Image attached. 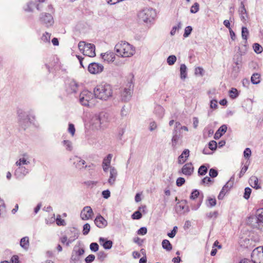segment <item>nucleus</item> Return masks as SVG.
Returning <instances> with one entry per match:
<instances>
[{"instance_id":"obj_18","label":"nucleus","mask_w":263,"mask_h":263,"mask_svg":"<svg viewBox=\"0 0 263 263\" xmlns=\"http://www.w3.org/2000/svg\"><path fill=\"white\" fill-rule=\"evenodd\" d=\"M132 82L130 83L129 87H130ZM132 89L130 88H125L121 93L122 100L124 102H127L129 100L131 97Z\"/></svg>"},{"instance_id":"obj_1","label":"nucleus","mask_w":263,"mask_h":263,"mask_svg":"<svg viewBox=\"0 0 263 263\" xmlns=\"http://www.w3.org/2000/svg\"><path fill=\"white\" fill-rule=\"evenodd\" d=\"M93 92L96 98L103 100H107L111 97L112 93L111 86L106 83L97 85L94 89Z\"/></svg>"},{"instance_id":"obj_63","label":"nucleus","mask_w":263,"mask_h":263,"mask_svg":"<svg viewBox=\"0 0 263 263\" xmlns=\"http://www.w3.org/2000/svg\"><path fill=\"white\" fill-rule=\"evenodd\" d=\"M56 222L57 225L58 226H65L66 224V223L65 222V220L64 219H62L60 217V215H58L57 219H56Z\"/></svg>"},{"instance_id":"obj_16","label":"nucleus","mask_w":263,"mask_h":263,"mask_svg":"<svg viewBox=\"0 0 263 263\" xmlns=\"http://www.w3.org/2000/svg\"><path fill=\"white\" fill-rule=\"evenodd\" d=\"M84 55L88 57H94L96 56L95 46L93 44L87 43L85 50L83 53Z\"/></svg>"},{"instance_id":"obj_33","label":"nucleus","mask_w":263,"mask_h":263,"mask_svg":"<svg viewBox=\"0 0 263 263\" xmlns=\"http://www.w3.org/2000/svg\"><path fill=\"white\" fill-rule=\"evenodd\" d=\"M186 66L184 64H182L180 67V78L182 80L185 79L187 76V72H186Z\"/></svg>"},{"instance_id":"obj_64","label":"nucleus","mask_w":263,"mask_h":263,"mask_svg":"<svg viewBox=\"0 0 263 263\" xmlns=\"http://www.w3.org/2000/svg\"><path fill=\"white\" fill-rule=\"evenodd\" d=\"M106 257V254H105V253L104 251H101L98 252V258L100 260L103 261L105 258Z\"/></svg>"},{"instance_id":"obj_29","label":"nucleus","mask_w":263,"mask_h":263,"mask_svg":"<svg viewBox=\"0 0 263 263\" xmlns=\"http://www.w3.org/2000/svg\"><path fill=\"white\" fill-rule=\"evenodd\" d=\"M20 246L24 249L27 250L29 248V237L27 236L23 237L20 240Z\"/></svg>"},{"instance_id":"obj_45","label":"nucleus","mask_w":263,"mask_h":263,"mask_svg":"<svg viewBox=\"0 0 263 263\" xmlns=\"http://www.w3.org/2000/svg\"><path fill=\"white\" fill-rule=\"evenodd\" d=\"M51 34L46 32L44 33L41 37L42 40L44 42L49 43L50 40Z\"/></svg>"},{"instance_id":"obj_4","label":"nucleus","mask_w":263,"mask_h":263,"mask_svg":"<svg viewBox=\"0 0 263 263\" xmlns=\"http://www.w3.org/2000/svg\"><path fill=\"white\" fill-rule=\"evenodd\" d=\"M156 15L155 10L153 8H145L138 14L139 21L140 22L151 23Z\"/></svg>"},{"instance_id":"obj_14","label":"nucleus","mask_w":263,"mask_h":263,"mask_svg":"<svg viewBox=\"0 0 263 263\" xmlns=\"http://www.w3.org/2000/svg\"><path fill=\"white\" fill-rule=\"evenodd\" d=\"M94 222L96 226L100 229L105 228L108 224L107 220L100 214H98L96 216Z\"/></svg>"},{"instance_id":"obj_60","label":"nucleus","mask_w":263,"mask_h":263,"mask_svg":"<svg viewBox=\"0 0 263 263\" xmlns=\"http://www.w3.org/2000/svg\"><path fill=\"white\" fill-rule=\"evenodd\" d=\"M95 259V256L93 254H90L85 258L86 263H91Z\"/></svg>"},{"instance_id":"obj_13","label":"nucleus","mask_w":263,"mask_h":263,"mask_svg":"<svg viewBox=\"0 0 263 263\" xmlns=\"http://www.w3.org/2000/svg\"><path fill=\"white\" fill-rule=\"evenodd\" d=\"M29 172L28 168H26L25 166L20 165V166H18L15 171L14 175L17 179H22L29 173Z\"/></svg>"},{"instance_id":"obj_58","label":"nucleus","mask_w":263,"mask_h":263,"mask_svg":"<svg viewBox=\"0 0 263 263\" xmlns=\"http://www.w3.org/2000/svg\"><path fill=\"white\" fill-rule=\"evenodd\" d=\"M35 6V3L33 2H30L27 4V7L25 9L26 11H32L33 8Z\"/></svg>"},{"instance_id":"obj_7","label":"nucleus","mask_w":263,"mask_h":263,"mask_svg":"<svg viewBox=\"0 0 263 263\" xmlns=\"http://www.w3.org/2000/svg\"><path fill=\"white\" fill-rule=\"evenodd\" d=\"M85 253L84 248H79L77 249V247L74 246L70 258V263H80V257L82 256Z\"/></svg>"},{"instance_id":"obj_5","label":"nucleus","mask_w":263,"mask_h":263,"mask_svg":"<svg viewBox=\"0 0 263 263\" xmlns=\"http://www.w3.org/2000/svg\"><path fill=\"white\" fill-rule=\"evenodd\" d=\"M251 263H263V246L254 249L251 253Z\"/></svg>"},{"instance_id":"obj_25","label":"nucleus","mask_w":263,"mask_h":263,"mask_svg":"<svg viewBox=\"0 0 263 263\" xmlns=\"http://www.w3.org/2000/svg\"><path fill=\"white\" fill-rule=\"evenodd\" d=\"M187 201L186 200H182L180 202L179 205H176V208L177 210L179 211H184L183 213H187L190 211L189 208L187 205H186Z\"/></svg>"},{"instance_id":"obj_43","label":"nucleus","mask_w":263,"mask_h":263,"mask_svg":"<svg viewBox=\"0 0 263 263\" xmlns=\"http://www.w3.org/2000/svg\"><path fill=\"white\" fill-rule=\"evenodd\" d=\"M29 163H30V162L29 161H27L24 158H20L17 161H16L15 163V164L18 166H20V165L22 166V164L27 165V164H29Z\"/></svg>"},{"instance_id":"obj_17","label":"nucleus","mask_w":263,"mask_h":263,"mask_svg":"<svg viewBox=\"0 0 263 263\" xmlns=\"http://www.w3.org/2000/svg\"><path fill=\"white\" fill-rule=\"evenodd\" d=\"M193 171L194 167L192 166V164L191 162L184 164L181 169V173L187 176L191 175Z\"/></svg>"},{"instance_id":"obj_35","label":"nucleus","mask_w":263,"mask_h":263,"mask_svg":"<svg viewBox=\"0 0 263 263\" xmlns=\"http://www.w3.org/2000/svg\"><path fill=\"white\" fill-rule=\"evenodd\" d=\"M162 246L164 249L166 251H170L172 250V245L167 239H164L162 242Z\"/></svg>"},{"instance_id":"obj_55","label":"nucleus","mask_w":263,"mask_h":263,"mask_svg":"<svg viewBox=\"0 0 263 263\" xmlns=\"http://www.w3.org/2000/svg\"><path fill=\"white\" fill-rule=\"evenodd\" d=\"M99 246L97 242H92L90 245V249L93 252H97L99 250Z\"/></svg>"},{"instance_id":"obj_15","label":"nucleus","mask_w":263,"mask_h":263,"mask_svg":"<svg viewBox=\"0 0 263 263\" xmlns=\"http://www.w3.org/2000/svg\"><path fill=\"white\" fill-rule=\"evenodd\" d=\"M258 218H257L256 215H251L248 217L246 220V223L248 225L250 226L253 228L260 229L258 222Z\"/></svg>"},{"instance_id":"obj_50","label":"nucleus","mask_w":263,"mask_h":263,"mask_svg":"<svg viewBox=\"0 0 263 263\" xmlns=\"http://www.w3.org/2000/svg\"><path fill=\"white\" fill-rule=\"evenodd\" d=\"M199 191L197 189H195L191 193L190 198L191 199L194 200L199 196Z\"/></svg>"},{"instance_id":"obj_52","label":"nucleus","mask_w":263,"mask_h":263,"mask_svg":"<svg viewBox=\"0 0 263 263\" xmlns=\"http://www.w3.org/2000/svg\"><path fill=\"white\" fill-rule=\"evenodd\" d=\"M87 44V43H86V42L84 41H80L79 43V44H78L79 49L83 53H84V52L85 50V47H86Z\"/></svg>"},{"instance_id":"obj_27","label":"nucleus","mask_w":263,"mask_h":263,"mask_svg":"<svg viewBox=\"0 0 263 263\" xmlns=\"http://www.w3.org/2000/svg\"><path fill=\"white\" fill-rule=\"evenodd\" d=\"M250 185L255 189H259L260 186L258 184V180L257 177L253 176L250 177L249 180Z\"/></svg>"},{"instance_id":"obj_51","label":"nucleus","mask_w":263,"mask_h":263,"mask_svg":"<svg viewBox=\"0 0 263 263\" xmlns=\"http://www.w3.org/2000/svg\"><path fill=\"white\" fill-rule=\"evenodd\" d=\"M192 30H193L192 27L190 26H188L186 27H185V28L184 29L183 36L184 37H188L191 33Z\"/></svg>"},{"instance_id":"obj_11","label":"nucleus","mask_w":263,"mask_h":263,"mask_svg":"<svg viewBox=\"0 0 263 263\" xmlns=\"http://www.w3.org/2000/svg\"><path fill=\"white\" fill-rule=\"evenodd\" d=\"M104 69L103 66L97 63H91L88 66V70L92 74H97L101 72Z\"/></svg>"},{"instance_id":"obj_3","label":"nucleus","mask_w":263,"mask_h":263,"mask_svg":"<svg viewBox=\"0 0 263 263\" xmlns=\"http://www.w3.org/2000/svg\"><path fill=\"white\" fill-rule=\"evenodd\" d=\"M108 122H109V115L103 112L94 115L90 121L91 125L96 129L106 126Z\"/></svg>"},{"instance_id":"obj_2","label":"nucleus","mask_w":263,"mask_h":263,"mask_svg":"<svg viewBox=\"0 0 263 263\" xmlns=\"http://www.w3.org/2000/svg\"><path fill=\"white\" fill-rule=\"evenodd\" d=\"M115 50L119 56L130 57L134 55L135 50L134 47L128 43L121 41L117 44Z\"/></svg>"},{"instance_id":"obj_56","label":"nucleus","mask_w":263,"mask_h":263,"mask_svg":"<svg viewBox=\"0 0 263 263\" xmlns=\"http://www.w3.org/2000/svg\"><path fill=\"white\" fill-rule=\"evenodd\" d=\"M209 148L212 150H215L217 148V144L215 141L212 140L209 143Z\"/></svg>"},{"instance_id":"obj_21","label":"nucleus","mask_w":263,"mask_h":263,"mask_svg":"<svg viewBox=\"0 0 263 263\" xmlns=\"http://www.w3.org/2000/svg\"><path fill=\"white\" fill-rule=\"evenodd\" d=\"M99 242L106 250H109L112 248L113 242L111 240H107L103 237H100Z\"/></svg>"},{"instance_id":"obj_23","label":"nucleus","mask_w":263,"mask_h":263,"mask_svg":"<svg viewBox=\"0 0 263 263\" xmlns=\"http://www.w3.org/2000/svg\"><path fill=\"white\" fill-rule=\"evenodd\" d=\"M181 136L180 131L174 130L173 132V137L172 139V146L175 148L176 144L178 142L179 139H181Z\"/></svg>"},{"instance_id":"obj_34","label":"nucleus","mask_w":263,"mask_h":263,"mask_svg":"<svg viewBox=\"0 0 263 263\" xmlns=\"http://www.w3.org/2000/svg\"><path fill=\"white\" fill-rule=\"evenodd\" d=\"M69 86L70 89L69 92L76 93L77 92L78 84L75 81H71L69 83Z\"/></svg>"},{"instance_id":"obj_31","label":"nucleus","mask_w":263,"mask_h":263,"mask_svg":"<svg viewBox=\"0 0 263 263\" xmlns=\"http://www.w3.org/2000/svg\"><path fill=\"white\" fill-rule=\"evenodd\" d=\"M261 211V209H259L256 212V216L257 218H258V222L260 229L263 227V212Z\"/></svg>"},{"instance_id":"obj_46","label":"nucleus","mask_w":263,"mask_h":263,"mask_svg":"<svg viewBox=\"0 0 263 263\" xmlns=\"http://www.w3.org/2000/svg\"><path fill=\"white\" fill-rule=\"evenodd\" d=\"M199 5L198 3H195L191 7L190 12L192 13H196L199 11Z\"/></svg>"},{"instance_id":"obj_12","label":"nucleus","mask_w":263,"mask_h":263,"mask_svg":"<svg viewBox=\"0 0 263 263\" xmlns=\"http://www.w3.org/2000/svg\"><path fill=\"white\" fill-rule=\"evenodd\" d=\"M93 213L92 209L89 206H85L81 213V217L82 219L86 220L92 218Z\"/></svg>"},{"instance_id":"obj_49","label":"nucleus","mask_w":263,"mask_h":263,"mask_svg":"<svg viewBox=\"0 0 263 263\" xmlns=\"http://www.w3.org/2000/svg\"><path fill=\"white\" fill-rule=\"evenodd\" d=\"M90 226L88 223H85L83 227V234L84 235H87L90 231Z\"/></svg>"},{"instance_id":"obj_62","label":"nucleus","mask_w":263,"mask_h":263,"mask_svg":"<svg viewBox=\"0 0 263 263\" xmlns=\"http://www.w3.org/2000/svg\"><path fill=\"white\" fill-rule=\"evenodd\" d=\"M185 182V179L183 177H179L176 180V185L178 186H181Z\"/></svg>"},{"instance_id":"obj_53","label":"nucleus","mask_w":263,"mask_h":263,"mask_svg":"<svg viewBox=\"0 0 263 263\" xmlns=\"http://www.w3.org/2000/svg\"><path fill=\"white\" fill-rule=\"evenodd\" d=\"M214 181L211 179V178L206 176L203 178L201 181V184H205L209 185L210 183H213Z\"/></svg>"},{"instance_id":"obj_59","label":"nucleus","mask_w":263,"mask_h":263,"mask_svg":"<svg viewBox=\"0 0 263 263\" xmlns=\"http://www.w3.org/2000/svg\"><path fill=\"white\" fill-rule=\"evenodd\" d=\"M181 23L180 22L178 23L177 26H174L172 28V29L171 31V32H170L171 35H175L176 33V30L181 28Z\"/></svg>"},{"instance_id":"obj_41","label":"nucleus","mask_w":263,"mask_h":263,"mask_svg":"<svg viewBox=\"0 0 263 263\" xmlns=\"http://www.w3.org/2000/svg\"><path fill=\"white\" fill-rule=\"evenodd\" d=\"M177 58L174 55H171L168 57L167 58V64L171 66L175 64V63L176 62Z\"/></svg>"},{"instance_id":"obj_24","label":"nucleus","mask_w":263,"mask_h":263,"mask_svg":"<svg viewBox=\"0 0 263 263\" xmlns=\"http://www.w3.org/2000/svg\"><path fill=\"white\" fill-rule=\"evenodd\" d=\"M227 125H222L215 133L214 137V139H219L227 132Z\"/></svg>"},{"instance_id":"obj_57","label":"nucleus","mask_w":263,"mask_h":263,"mask_svg":"<svg viewBox=\"0 0 263 263\" xmlns=\"http://www.w3.org/2000/svg\"><path fill=\"white\" fill-rule=\"evenodd\" d=\"M218 174V171L214 168H211L209 171V176L211 178H215V177H217Z\"/></svg>"},{"instance_id":"obj_36","label":"nucleus","mask_w":263,"mask_h":263,"mask_svg":"<svg viewBox=\"0 0 263 263\" xmlns=\"http://www.w3.org/2000/svg\"><path fill=\"white\" fill-rule=\"evenodd\" d=\"M216 200L215 197H208L206 200V205L208 207H213L216 205Z\"/></svg>"},{"instance_id":"obj_44","label":"nucleus","mask_w":263,"mask_h":263,"mask_svg":"<svg viewBox=\"0 0 263 263\" xmlns=\"http://www.w3.org/2000/svg\"><path fill=\"white\" fill-rule=\"evenodd\" d=\"M234 179V177H232L229 181H228L227 183L222 187V190L226 191V192H228L230 190V189L233 186V183H230V181Z\"/></svg>"},{"instance_id":"obj_19","label":"nucleus","mask_w":263,"mask_h":263,"mask_svg":"<svg viewBox=\"0 0 263 263\" xmlns=\"http://www.w3.org/2000/svg\"><path fill=\"white\" fill-rule=\"evenodd\" d=\"M238 12L241 18V20L242 21H246L248 18V15L243 1H241L240 3V6L239 8Z\"/></svg>"},{"instance_id":"obj_30","label":"nucleus","mask_w":263,"mask_h":263,"mask_svg":"<svg viewBox=\"0 0 263 263\" xmlns=\"http://www.w3.org/2000/svg\"><path fill=\"white\" fill-rule=\"evenodd\" d=\"M77 160L74 162V164L76 165V167L79 169H81L82 168H86L87 165L84 166V165L85 164V161L84 160L80 159L79 157L77 156L76 157Z\"/></svg>"},{"instance_id":"obj_42","label":"nucleus","mask_w":263,"mask_h":263,"mask_svg":"<svg viewBox=\"0 0 263 263\" xmlns=\"http://www.w3.org/2000/svg\"><path fill=\"white\" fill-rule=\"evenodd\" d=\"M111 158V155L108 154L107 156L104 159L102 165H103L104 166H109Z\"/></svg>"},{"instance_id":"obj_6","label":"nucleus","mask_w":263,"mask_h":263,"mask_svg":"<svg viewBox=\"0 0 263 263\" xmlns=\"http://www.w3.org/2000/svg\"><path fill=\"white\" fill-rule=\"evenodd\" d=\"M70 232L73 234V238H71V237L68 238L66 235H64L60 238L61 242L63 244L65 243L67 247H68L70 243L78 238L79 236V231L76 228L73 227L70 228Z\"/></svg>"},{"instance_id":"obj_32","label":"nucleus","mask_w":263,"mask_h":263,"mask_svg":"<svg viewBox=\"0 0 263 263\" xmlns=\"http://www.w3.org/2000/svg\"><path fill=\"white\" fill-rule=\"evenodd\" d=\"M251 81L253 84H258L260 82V74L258 73H254L251 78Z\"/></svg>"},{"instance_id":"obj_22","label":"nucleus","mask_w":263,"mask_h":263,"mask_svg":"<svg viewBox=\"0 0 263 263\" xmlns=\"http://www.w3.org/2000/svg\"><path fill=\"white\" fill-rule=\"evenodd\" d=\"M118 173L117 170L114 167H110V176L108 180L110 185H113L116 181Z\"/></svg>"},{"instance_id":"obj_39","label":"nucleus","mask_w":263,"mask_h":263,"mask_svg":"<svg viewBox=\"0 0 263 263\" xmlns=\"http://www.w3.org/2000/svg\"><path fill=\"white\" fill-rule=\"evenodd\" d=\"M208 168L205 165H201L198 168V174L199 176H203L207 173Z\"/></svg>"},{"instance_id":"obj_9","label":"nucleus","mask_w":263,"mask_h":263,"mask_svg":"<svg viewBox=\"0 0 263 263\" xmlns=\"http://www.w3.org/2000/svg\"><path fill=\"white\" fill-rule=\"evenodd\" d=\"M31 121L30 117L25 112L18 113V123L20 126L24 130L31 124Z\"/></svg>"},{"instance_id":"obj_37","label":"nucleus","mask_w":263,"mask_h":263,"mask_svg":"<svg viewBox=\"0 0 263 263\" xmlns=\"http://www.w3.org/2000/svg\"><path fill=\"white\" fill-rule=\"evenodd\" d=\"M249 34L248 29L246 27L243 26L241 28V36L243 40H245V43H247L248 36Z\"/></svg>"},{"instance_id":"obj_38","label":"nucleus","mask_w":263,"mask_h":263,"mask_svg":"<svg viewBox=\"0 0 263 263\" xmlns=\"http://www.w3.org/2000/svg\"><path fill=\"white\" fill-rule=\"evenodd\" d=\"M229 93L230 97L233 99L236 98L239 95L238 91L235 88H232L229 91Z\"/></svg>"},{"instance_id":"obj_26","label":"nucleus","mask_w":263,"mask_h":263,"mask_svg":"<svg viewBox=\"0 0 263 263\" xmlns=\"http://www.w3.org/2000/svg\"><path fill=\"white\" fill-rule=\"evenodd\" d=\"M102 58L104 60L109 63L110 62H113L115 59V55L112 52H106L104 53H102L101 54Z\"/></svg>"},{"instance_id":"obj_61","label":"nucleus","mask_w":263,"mask_h":263,"mask_svg":"<svg viewBox=\"0 0 263 263\" xmlns=\"http://www.w3.org/2000/svg\"><path fill=\"white\" fill-rule=\"evenodd\" d=\"M251 155V151L250 148H246L243 152V156L246 159H249Z\"/></svg>"},{"instance_id":"obj_54","label":"nucleus","mask_w":263,"mask_h":263,"mask_svg":"<svg viewBox=\"0 0 263 263\" xmlns=\"http://www.w3.org/2000/svg\"><path fill=\"white\" fill-rule=\"evenodd\" d=\"M142 215L140 212L137 211L135 212L132 215V218L133 219H140L142 217Z\"/></svg>"},{"instance_id":"obj_8","label":"nucleus","mask_w":263,"mask_h":263,"mask_svg":"<svg viewBox=\"0 0 263 263\" xmlns=\"http://www.w3.org/2000/svg\"><path fill=\"white\" fill-rule=\"evenodd\" d=\"M93 95L88 90H84L80 94L79 96V101L80 103L86 106H89L90 101L93 98Z\"/></svg>"},{"instance_id":"obj_28","label":"nucleus","mask_w":263,"mask_h":263,"mask_svg":"<svg viewBox=\"0 0 263 263\" xmlns=\"http://www.w3.org/2000/svg\"><path fill=\"white\" fill-rule=\"evenodd\" d=\"M154 112L159 119H161L164 114L163 108L159 105H157L155 106Z\"/></svg>"},{"instance_id":"obj_10","label":"nucleus","mask_w":263,"mask_h":263,"mask_svg":"<svg viewBox=\"0 0 263 263\" xmlns=\"http://www.w3.org/2000/svg\"><path fill=\"white\" fill-rule=\"evenodd\" d=\"M40 21L41 24L45 25L47 27L52 26L54 23L52 16L48 13H42L40 16Z\"/></svg>"},{"instance_id":"obj_20","label":"nucleus","mask_w":263,"mask_h":263,"mask_svg":"<svg viewBox=\"0 0 263 263\" xmlns=\"http://www.w3.org/2000/svg\"><path fill=\"white\" fill-rule=\"evenodd\" d=\"M190 155V151L188 149H185L182 154L178 157V163L180 164L184 163Z\"/></svg>"},{"instance_id":"obj_48","label":"nucleus","mask_w":263,"mask_h":263,"mask_svg":"<svg viewBox=\"0 0 263 263\" xmlns=\"http://www.w3.org/2000/svg\"><path fill=\"white\" fill-rule=\"evenodd\" d=\"M252 192V190L249 187H247L245 189V193L243 195V197L246 199H248L250 197Z\"/></svg>"},{"instance_id":"obj_47","label":"nucleus","mask_w":263,"mask_h":263,"mask_svg":"<svg viewBox=\"0 0 263 263\" xmlns=\"http://www.w3.org/2000/svg\"><path fill=\"white\" fill-rule=\"evenodd\" d=\"M63 144L66 146L67 151H71L72 149V143L69 140H64L63 141Z\"/></svg>"},{"instance_id":"obj_40","label":"nucleus","mask_w":263,"mask_h":263,"mask_svg":"<svg viewBox=\"0 0 263 263\" xmlns=\"http://www.w3.org/2000/svg\"><path fill=\"white\" fill-rule=\"evenodd\" d=\"M254 51L256 53H260L262 52L263 49L261 46L258 43H254L253 45Z\"/></svg>"}]
</instances>
